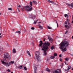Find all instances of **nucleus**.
<instances>
[{"label":"nucleus","mask_w":73,"mask_h":73,"mask_svg":"<svg viewBox=\"0 0 73 73\" xmlns=\"http://www.w3.org/2000/svg\"><path fill=\"white\" fill-rule=\"evenodd\" d=\"M40 44H39V46H42L43 48H42V50H43L45 56L46 55V52L48 50V46H49L50 43L48 42H46L44 43H42V40L40 41Z\"/></svg>","instance_id":"1"},{"label":"nucleus","mask_w":73,"mask_h":73,"mask_svg":"<svg viewBox=\"0 0 73 73\" xmlns=\"http://www.w3.org/2000/svg\"><path fill=\"white\" fill-rule=\"evenodd\" d=\"M59 45L60 46L59 47V48L61 49V50H62L63 52H65V51L66 50V48H64V46L66 47V46H68L69 45V42L66 40L63 41Z\"/></svg>","instance_id":"2"},{"label":"nucleus","mask_w":73,"mask_h":73,"mask_svg":"<svg viewBox=\"0 0 73 73\" xmlns=\"http://www.w3.org/2000/svg\"><path fill=\"white\" fill-rule=\"evenodd\" d=\"M1 62H2V64H6L5 66H10V65H11V64H14V61H11L10 62H7V60L5 59H3V60H1Z\"/></svg>","instance_id":"3"},{"label":"nucleus","mask_w":73,"mask_h":73,"mask_svg":"<svg viewBox=\"0 0 73 73\" xmlns=\"http://www.w3.org/2000/svg\"><path fill=\"white\" fill-rule=\"evenodd\" d=\"M24 9L28 11H31L32 10V7L31 6H27L23 7Z\"/></svg>","instance_id":"4"},{"label":"nucleus","mask_w":73,"mask_h":73,"mask_svg":"<svg viewBox=\"0 0 73 73\" xmlns=\"http://www.w3.org/2000/svg\"><path fill=\"white\" fill-rule=\"evenodd\" d=\"M4 58L8 59V60H11V56L7 53H5L4 54Z\"/></svg>","instance_id":"5"},{"label":"nucleus","mask_w":73,"mask_h":73,"mask_svg":"<svg viewBox=\"0 0 73 73\" xmlns=\"http://www.w3.org/2000/svg\"><path fill=\"white\" fill-rule=\"evenodd\" d=\"M29 17L30 18H31V19H35V17H36V16L35 15H33V14H31L29 15Z\"/></svg>","instance_id":"6"},{"label":"nucleus","mask_w":73,"mask_h":73,"mask_svg":"<svg viewBox=\"0 0 73 73\" xmlns=\"http://www.w3.org/2000/svg\"><path fill=\"white\" fill-rule=\"evenodd\" d=\"M36 60L37 61H41V57L40 56H36Z\"/></svg>","instance_id":"7"},{"label":"nucleus","mask_w":73,"mask_h":73,"mask_svg":"<svg viewBox=\"0 0 73 73\" xmlns=\"http://www.w3.org/2000/svg\"><path fill=\"white\" fill-rule=\"evenodd\" d=\"M35 56L36 57L40 56V52H39V51H38L36 52Z\"/></svg>","instance_id":"8"},{"label":"nucleus","mask_w":73,"mask_h":73,"mask_svg":"<svg viewBox=\"0 0 73 73\" xmlns=\"http://www.w3.org/2000/svg\"><path fill=\"white\" fill-rule=\"evenodd\" d=\"M60 70L58 69L57 70L54 71L53 72V73H58L59 72H60Z\"/></svg>","instance_id":"9"},{"label":"nucleus","mask_w":73,"mask_h":73,"mask_svg":"<svg viewBox=\"0 0 73 73\" xmlns=\"http://www.w3.org/2000/svg\"><path fill=\"white\" fill-rule=\"evenodd\" d=\"M37 67H36V66H35L34 67V69L35 70L34 73H37L36 72V70L37 69Z\"/></svg>","instance_id":"10"},{"label":"nucleus","mask_w":73,"mask_h":73,"mask_svg":"<svg viewBox=\"0 0 73 73\" xmlns=\"http://www.w3.org/2000/svg\"><path fill=\"white\" fill-rule=\"evenodd\" d=\"M13 52L14 53H15L16 52V49L15 48L13 49Z\"/></svg>","instance_id":"11"},{"label":"nucleus","mask_w":73,"mask_h":73,"mask_svg":"<svg viewBox=\"0 0 73 73\" xmlns=\"http://www.w3.org/2000/svg\"><path fill=\"white\" fill-rule=\"evenodd\" d=\"M71 68V66H68V68L67 69V71H69V69H70Z\"/></svg>","instance_id":"12"},{"label":"nucleus","mask_w":73,"mask_h":73,"mask_svg":"<svg viewBox=\"0 0 73 73\" xmlns=\"http://www.w3.org/2000/svg\"><path fill=\"white\" fill-rule=\"evenodd\" d=\"M65 28H67L68 29L69 28H70V27L68 25H65Z\"/></svg>","instance_id":"13"},{"label":"nucleus","mask_w":73,"mask_h":73,"mask_svg":"<svg viewBox=\"0 0 73 73\" xmlns=\"http://www.w3.org/2000/svg\"><path fill=\"white\" fill-rule=\"evenodd\" d=\"M38 26H39V28H40L41 29H42V27L40 25H38Z\"/></svg>","instance_id":"14"},{"label":"nucleus","mask_w":73,"mask_h":73,"mask_svg":"<svg viewBox=\"0 0 73 73\" xmlns=\"http://www.w3.org/2000/svg\"><path fill=\"white\" fill-rule=\"evenodd\" d=\"M46 71H47V72H49V73H50V70H49V69H48V68H46Z\"/></svg>","instance_id":"15"},{"label":"nucleus","mask_w":73,"mask_h":73,"mask_svg":"<svg viewBox=\"0 0 73 73\" xmlns=\"http://www.w3.org/2000/svg\"><path fill=\"white\" fill-rule=\"evenodd\" d=\"M27 54H28L29 55V56L31 57V54H30V53L28 51H27Z\"/></svg>","instance_id":"16"},{"label":"nucleus","mask_w":73,"mask_h":73,"mask_svg":"<svg viewBox=\"0 0 73 73\" xmlns=\"http://www.w3.org/2000/svg\"><path fill=\"white\" fill-rule=\"evenodd\" d=\"M48 39L50 41H52V39L51 38L48 37Z\"/></svg>","instance_id":"17"},{"label":"nucleus","mask_w":73,"mask_h":73,"mask_svg":"<svg viewBox=\"0 0 73 73\" xmlns=\"http://www.w3.org/2000/svg\"><path fill=\"white\" fill-rule=\"evenodd\" d=\"M33 3L34 4H37V2L35 1H33Z\"/></svg>","instance_id":"18"},{"label":"nucleus","mask_w":73,"mask_h":73,"mask_svg":"<svg viewBox=\"0 0 73 73\" xmlns=\"http://www.w3.org/2000/svg\"><path fill=\"white\" fill-rule=\"evenodd\" d=\"M54 58H55V57L54 56H51V57H50V59H54Z\"/></svg>","instance_id":"19"},{"label":"nucleus","mask_w":73,"mask_h":73,"mask_svg":"<svg viewBox=\"0 0 73 73\" xmlns=\"http://www.w3.org/2000/svg\"><path fill=\"white\" fill-rule=\"evenodd\" d=\"M18 68H19V69H22V68H23V66H19L18 67Z\"/></svg>","instance_id":"20"},{"label":"nucleus","mask_w":73,"mask_h":73,"mask_svg":"<svg viewBox=\"0 0 73 73\" xmlns=\"http://www.w3.org/2000/svg\"><path fill=\"white\" fill-rule=\"evenodd\" d=\"M16 33H19L20 34V33H21V32L20 31H16Z\"/></svg>","instance_id":"21"},{"label":"nucleus","mask_w":73,"mask_h":73,"mask_svg":"<svg viewBox=\"0 0 73 73\" xmlns=\"http://www.w3.org/2000/svg\"><path fill=\"white\" fill-rule=\"evenodd\" d=\"M64 16L65 17H67V19H68V17L69 16L66 14L64 15Z\"/></svg>","instance_id":"22"},{"label":"nucleus","mask_w":73,"mask_h":73,"mask_svg":"<svg viewBox=\"0 0 73 73\" xmlns=\"http://www.w3.org/2000/svg\"><path fill=\"white\" fill-rule=\"evenodd\" d=\"M51 3H52V4H54V5H56V3L53 1H52Z\"/></svg>","instance_id":"23"},{"label":"nucleus","mask_w":73,"mask_h":73,"mask_svg":"<svg viewBox=\"0 0 73 73\" xmlns=\"http://www.w3.org/2000/svg\"><path fill=\"white\" fill-rule=\"evenodd\" d=\"M30 6H32V2L31 1H30Z\"/></svg>","instance_id":"24"},{"label":"nucleus","mask_w":73,"mask_h":73,"mask_svg":"<svg viewBox=\"0 0 73 73\" xmlns=\"http://www.w3.org/2000/svg\"><path fill=\"white\" fill-rule=\"evenodd\" d=\"M38 21V20H37L36 21H35L34 22V24H36L37 23V22Z\"/></svg>","instance_id":"25"},{"label":"nucleus","mask_w":73,"mask_h":73,"mask_svg":"<svg viewBox=\"0 0 73 73\" xmlns=\"http://www.w3.org/2000/svg\"><path fill=\"white\" fill-rule=\"evenodd\" d=\"M47 28H48V29H51L52 27H50L48 26L47 27Z\"/></svg>","instance_id":"26"},{"label":"nucleus","mask_w":73,"mask_h":73,"mask_svg":"<svg viewBox=\"0 0 73 73\" xmlns=\"http://www.w3.org/2000/svg\"><path fill=\"white\" fill-rule=\"evenodd\" d=\"M46 1H47V2H48V3H52V1H50L49 0H46Z\"/></svg>","instance_id":"27"},{"label":"nucleus","mask_w":73,"mask_h":73,"mask_svg":"<svg viewBox=\"0 0 73 73\" xmlns=\"http://www.w3.org/2000/svg\"><path fill=\"white\" fill-rule=\"evenodd\" d=\"M51 49H52V50H53V49H54V46H52L51 47Z\"/></svg>","instance_id":"28"},{"label":"nucleus","mask_w":73,"mask_h":73,"mask_svg":"<svg viewBox=\"0 0 73 73\" xmlns=\"http://www.w3.org/2000/svg\"><path fill=\"white\" fill-rule=\"evenodd\" d=\"M54 56H57V54L56 53H55L54 54Z\"/></svg>","instance_id":"29"},{"label":"nucleus","mask_w":73,"mask_h":73,"mask_svg":"<svg viewBox=\"0 0 73 73\" xmlns=\"http://www.w3.org/2000/svg\"><path fill=\"white\" fill-rule=\"evenodd\" d=\"M65 60H66L67 61H69V59L67 58H66Z\"/></svg>","instance_id":"30"},{"label":"nucleus","mask_w":73,"mask_h":73,"mask_svg":"<svg viewBox=\"0 0 73 73\" xmlns=\"http://www.w3.org/2000/svg\"><path fill=\"white\" fill-rule=\"evenodd\" d=\"M24 69L25 70H27V68H26V67H24Z\"/></svg>","instance_id":"31"},{"label":"nucleus","mask_w":73,"mask_h":73,"mask_svg":"<svg viewBox=\"0 0 73 73\" xmlns=\"http://www.w3.org/2000/svg\"><path fill=\"white\" fill-rule=\"evenodd\" d=\"M8 10H9V11H12V9L11 8H9L8 9Z\"/></svg>","instance_id":"32"},{"label":"nucleus","mask_w":73,"mask_h":73,"mask_svg":"<svg viewBox=\"0 0 73 73\" xmlns=\"http://www.w3.org/2000/svg\"><path fill=\"white\" fill-rule=\"evenodd\" d=\"M7 71L8 72H11V70L9 69H8L7 70Z\"/></svg>","instance_id":"33"},{"label":"nucleus","mask_w":73,"mask_h":73,"mask_svg":"<svg viewBox=\"0 0 73 73\" xmlns=\"http://www.w3.org/2000/svg\"><path fill=\"white\" fill-rule=\"evenodd\" d=\"M31 29H32V30H34V29H35V28L33 27L31 28Z\"/></svg>","instance_id":"34"},{"label":"nucleus","mask_w":73,"mask_h":73,"mask_svg":"<svg viewBox=\"0 0 73 73\" xmlns=\"http://www.w3.org/2000/svg\"><path fill=\"white\" fill-rule=\"evenodd\" d=\"M18 7H19V8H21V5H19V6H18Z\"/></svg>","instance_id":"35"},{"label":"nucleus","mask_w":73,"mask_h":73,"mask_svg":"<svg viewBox=\"0 0 73 73\" xmlns=\"http://www.w3.org/2000/svg\"><path fill=\"white\" fill-rule=\"evenodd\" d=\"M68 33V31H67L66 32L64 33L65 34H66Z\"/></svg>","instance_id":"36"},{"label":"nucleus","mask_w":73,"mask_h":73,"mask_svg":"<svg viewBox=\"0 0 73 73\" xmlns=\"http://www.w3.org/2000/svg\"><path fill=\"white\" fill-rule=\"evenodd\" d=\"M56 23L57 25V27H58V23H57V21H56Z\"/></svg>","instance_id":"37"},{"label":"nucleus","mask_w":73,"mask_h":73,"mask_svg":"<svg viewBox=\"0 0 73 73\" xmlns=\"http://www.w3.org/2000/svg\"><path fill=\"white\" fill-rule=\"evenodd\" d=\"M67 21H69V19H67Z\"/></svg>","instance_id":"38"},{"label":"nucleus","mask_w":73,"mask_h":73,"mask_svg":"<svg viewBox=\"0 0 73 73\" xmlns=\"http://www.w3.org/2000/svg\"><path fill=\"white\" fill-rule=\"evenodd\" d=\"M59 57H61V54L59 56Z\"/></svg>","instance_id":"39"},{"label":"nucleus","mask_w":73,"mask_h":73,"mask_svg":"<svg viewBox=\"0 0 73 73\" xmlns=\"http://www.w3.org/2000/svg\"><path fill=\"white\" fill-rule=\"evenodd\" d=\"M60 61H62V59L61 58H60Z\"/></svg>","instance_id":"40"},{"label":"nucleus","mask_w":73,"mask_h":73,"mask_svg":"<svg viewBox=\"0 0 73 73\" xmlns=\"http://www.w3.org/2000/svg\"><path fill=\"white\" fill-rule=\"evenodd\" d=\"M21 10H22V11H24V10L23 9V8H21Z\"/></svg>","instance_id":"41"},{"label":"nucleus","mask_w":73,"mask_h":73,"mask_svg":"<svg viewBox=\"0 0 73 73\" xmlns=\"http://www.w3.org/2000/svg\"><path fill=\"white\" fill-rule=\"evenodd\" d=\"M65 71H67V72H68V71L67 70V69L66 70V69H65Z\"/></svg>","instance_id":"42"},{"label":"nucleus","mask_w":73,"mask_h":73,"mask_svg":"<svg viewBox=\"0 0 73 73\" xmlns=\"http://www.w3.org/2000/svg\"><path fill=\"white\" fill-rule=\"evenodd\" d=\"M65 24H67V22H65Z\"/></svg>","instance_id":"43"},{"label":"nucleus","mask_w":73,"mask_h":73,"mask_svg":"<svg viewBox=\"0 0 73 73\" xmlns=\"http://www.w3.org/2000/svg\"><path fill=\"white\" fill-rule=\"evenodd\" d=\"M65 63L66 65H68V64H66V62H65Z\"/></svg>","instance_id":"44"},{"label":"nucleus","mask_w":73,"mask_h":73,"mask_svg":"<svg viewBox=\"0 0 73 73\" xmlns=\"http://www.w3.org/2000/svg\"><path fill=\"white\" fill-rule=\"evenodd\" d=\"M63 65H64V64L63 63H62V66H63Z\"/></svg>","instance_id":"45"},{"label":"nucleus","mask_w":73,"mask_h":73,"mask_svg":"<svg viewBox=\"0 0 73 73\" xmlns=\"http://www.w3.org/2000/svg\"><path fill=\"white\" fill-rule=\"evenodd\" d=\"M44 41H45V39H44V40H43Z\"/></svg>","instance_id":"46"},{"label":"nucleus","mask_w":73,"mask_h":73,"mask_svg":"<svg viewBox=\"0 0 73 73\" xmlns=\"http://www.w3.org/2000/svg\"><path fill=\"white\" fill-rule=\"evenodd\" d=\"M72 39H73V36H72Z\"/></svg>","instance_id":"47"},{"label":"nucleus","mask_w":73,"mask_h":73,"mask_svg":"<svg viewBox=\"0 0 73 73\" xmlns=\"http://www.w3.org/2000/svg\"><path fill=\"white\" fill-rule=\"evenodd\" d=\"M70 55L71 56H73V54H71Z\"/></svg>","instance_id":"48"},{"label":"nucleus","mask_w":73,"mask_h":73,"mask_svg":"<svg viewBox=\"0 0 73 73\" xmlns=\"http://www.w3.org/2000/svg\"><path fill=\"white\" fill-rule=\"evenodd\" d=\"M72 70H73V68H72Z\"/></svg>","instance_id":"49"},{"label":"nucleus","mask_w":73,"mask_h":73,"mask_svg":"<svg viewBox=\"0 0 73 73\" xmlns=\"http://www.w3.org/2000/svg\"><path fill=\"white\" fill-rule=\"evenodd\" d=\"M1 37H2L1 36H0V38H1Z\"/></svg>","instance_id":"50"},{"label":"nucleus","mask_w":73,"mask_h":73,"mask_svg":"<svg viewBox=\"0 0 73 73\" xmlns=\"http://www.w3.org/2000/svg\"><path fill=\"white\" fill-rule=\"evenodd\" d=\"M41 23V22H38V23Z\"/></svg>","instance_id":"51"},{"label":"nucleus","mask_w":73,"mask_h":73,"mask_svg":"<svg viewBox=\"0 0 73 73\" xmlns=\"http://www.w3.org/2000/svg\"><path fill=\"white\" fill-rule=\"evenodd\" d=\"M25 32H27V31H26V30H25Z\"/></svg>","instance_id":"52"},{"label":"nucleus","mask_w":73,"mask_h":73,"mask_svg":"<svg viewBox=\"0 0 73 73\" xmlns=\"http://www.w3.org/2000/svg\"><path fill=\"white\" fill-rule=\"evenodd\" d=\"M48 59H47V61H48Z\"/></svg>","instance_id":"53"},{"label":"nucleus","mask_w":73,"mask_h":73,"mask_svg":"<svg viewBox=\"0 0 73 73\" xmlns=\"http://www.w3.org/2000/svg\"><path fill=\"white\" fill-rule=\"evenodd\" d=\"M11 73H13V72H11Z\"/></svg>","instance_id":"54"},{"label":"nucleus","mask_w":73,"mask_h":73,"mask_svg":"<svg viewBox=\"0 0 73 73\" xmlns=\"http://www.w3.org/2000/svg\"><path fill=\"white\" fill-rule=\"evenodd\" d=\"M18 11H19V12H20V10H18Z\"/></svg>","instance_id":"55"},{"label":"nucleus","mask_w":73,"mask_h":73,"mask_svg":"<svg viewBox=\"0 0 73 73\" xmlns=\"http://www.w3.org/2000/svg\"><path fill=\"white\" fill-rule=\"evenodd\" d=\"M14 29H13V31H14Z\"/></svg>","instance_id":"56"},{"label":"nucleus","mask_w":73,"mask_h":73,"mask_svg":"<svg viewBox=\"0 0 73 73\" xmlns=\"http://www.w3.org/2000/svg\"><path fill=\"white\" fill-rule=\"evenodd\" d=\"M72 19H73V15H72Z\"/></svg>","instance_id":"57"},{"label":"nucleus","mask_w":73,"mask_h":73,"mask_svg":"<svg viewBox=\"0 0 73 73\" xmlns=\"http://www.w3.org/2000/svg\"><path fill=\"white\" fill-rule=\"evenodd\" d=\"M1 35V33H0V36Z\"/></svg>","instance_id":"58"},{"label":"nucleus","mask_w":73,"mask_h":73,"mask_svg":"<svg viewBox=\"0 0 73 73\" xmlns=\"http://www.w3.org/2000/svg\"><path fill=\"white\" fill-rule=\"evenodd\" d=\"M1 15V13H0V15Z\"/></svg>","instance_id":"59"},{"label":"nucleus","mask_w":73,"mask_h":73,"mask_svg":"<svg viewBox=\"0 0 73 73\" xmlns=\"http://www.w3.org/2000/svg\"><path fill=\"white\" fill-rule=\"evenodd\" d=\"M42 73H43V71H42Z\"/></svg>","instance_id":"60"},{"label":"nucleus","mask_w":73,"mask_h":73,"mask_svg":"<svg viewBox=\"0 0 73 73\" xmlns=\"http://www.w3.org/2000/svg\"><path fill=\"white\" fill-rule=\"evenodd\" d=\"M34 65L35 66V64H34Z\"/></svg>","instance_id":"61"},{"label":"nucleus","mask_w":73,"mask_h":73,"mask_svg":"<svg viewBox=\"0 0 73 73\" xmlns=\"http://www.w3.org/2000/svg\"><path fill=\"white\" fill-rule=\"evenodd\" d=\"M51 64V63H50V64Z\"/></svg>","instance_id":"62"},{"label":"nucleus","mask_w":73,"mask_h":73,"mask_svg":"<svg viewBox=\"0 0 73 73\" xmlns=\"http://www.w3.org/2000/svg\"><path fill=\"white\" fill-rule=\"evenodd\" d=\"M51 64V63H50V64Z\"/></svg>","instance_id":"63"}]
</instances>
